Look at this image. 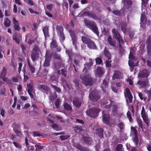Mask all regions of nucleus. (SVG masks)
<instances>
[{"label":"nucleus","instance_id":"obj_1","mask_svg":"<svg viewBox=\"0 0 151 151\" xmlns=\"http://www.w3.org/2000/svg\"><path fill=\"white\" fill-rule=\"evenodd\" d=\"M85 24L86 27L91 30L97 36L99 35V32L96 24L94 22H92L89 20H84Z\"/></svg>","mask_w":151,"mask_h":151},{"label":"nucleus","instance_id":"obj_2","mask_svg":"<svg viewBox=\"0 0 151 151\" xmlns=\"http://www.w3.org/2000/svg\"><path fill=\"white\" fill-rule=\"evenodd\" d=\"M81 40L83 43L87 45L90 49L96 50L97 49L95 42L91 39L86 36H82Z\"/></svg>","mask_w":151,"mask_h":151},{"label":"nucleus","instance_id":"obj_3","mask_svg":"<svg viewBox=\"0 0 151 151\" xmlns=\"http://www.w3.org/2000/svg\"><path fill=\"white\" fill-rule=\"evenodd\" d=\"M83 84L85 86H91L93 85V78L89 77L88 75L84 73L82 74L80 76Z\"/></svg>","mask_w":151,"mask_h":151},{"label":"nucleus","instance_id":"obj_4","mask_svg":"<svg viewBox=\"0 0 151 151\" xmlns=\"http://www.w3.org/2000/svg\"><path fill=\"white\" fill-rule=\"evenodd\" d=\"M100 109L96 108H92L87 110L86 112V115L91 118H96L99 115L100 111Z\"/></svg>","mask_w":151,"mask_h":151},{"label":"nucleus","instance_id":"obj_5","mask_svg":"<svg viewBox=\"0 0 151 151\" xmlns=\"http://www.w3.org/2000/svg\"><path fill=\"white\" fill-rule=\"evenodd\" d=\"M101 95L99 92L96 90L91 91L89 95V98L92 101L97 102L100 99Z\"/></svg>","mask_w":151,"mask_h":151},{"label":"nucleus","instance_id":"obj_6","mask_svg":"<svg viewBox=\"0 0 151 151\" xmlns=\"http://www.w3.org/2000/svg\"><path fill=\"white\" fill-rule=\"evenodd\" d=\"M40 49L38 47L35 45L32 50L31 57L33 61H35L39 58L40 55Z\"/></svg>","mask_w":151,"mask_h":151},{"label":"nucleus","instance_id":"obj_7","mask_svg":"<svg viewBox=\"0 0 151 151\" xmlns=\"http://www.w3.org/2000/svg\"><path fill=\"white\" fill-rule=\"evenodd\" d=\"M112 33L113 34V38L118 42L119 43H121L123 44H124V40L122 39V36L116 29L114 28L112 29Z\"/></svg>","mask_w":151,"mask_h":151},{"label":"nucleus","instance_id":"obj_8","mask_svg":"<svg viewBox=\"0 0 151 151\" xmlns=\"http://www.w3.org/2000/svg\"><path fill=\"white\" fill-rule=\"evenodd\" d=\"M147 55L149 59L151 60V36H149L146 41Z\"/></svg>","mask_w":151,"mask_h":151},{"label":"nucleus","instance_id":"obj_9","mask_svg":"<svg viewBox=\"0 0 151 151\" xmlns=\"http://www.w3.org/2000/svg\"><path fill=\"white\" fill-rule=\"evenodd\" d=\"M69 32L72 38L73 44V45L75 46V47L76 48V42L77 40V37L76 33L73 30L70 29L69 30Z\"/></svg>","mask_w":151,"mask_h":151},{"label":"nucleus","instance_id":"obj_10","mask_svg":"<svg viewBox=\"0 0 151 151\" xmlns=\"http://www.w3.org/2000/svg\"><path fill=\"white\" fill-rule=\"evenodd\" d=\"M50 48L52 50L55 49V51L58 52L61 51V48L58 47L57 43L55 40H53L50 43Z\"/></svg>","mask_w":151,"mask_h":151},{"label":"nucleus","instance_id":"obj_11","mask_svg":"<svg viewBox=\"0 0 151 151\" xmlns=\"http://www.w3.org/2000/svg\"><path fill=\"white\" fill-rule=\"evenodd\" d=\"M104 73V72L103 68L100 66L97 67L95 73L96 77L101 78L103 75Z\"/></svg>","mask_w":151,"mask_h":151},{"label":"nucleus","instance_id":"obj_12","mask_svg":"<svg viewBox=\"0 0 151 151\" xmlns=\"http://www.w3.org/2000/svg\"><path fill=\"white\" fill-rule=\"evenodd\" d=\"M149 75V73H148V70L146 69H145L139 73L138 76L141 78H145L147 79H148L147 78Z\"/></svg>","mask_w":151,"mask_h":151},{"label":"nucleus","instance_id":"obj_13","mask_svg":"<svg viewBox=\"0 0 151 151\" xmlns=\"http://www.w3.org/2000/svg\"><path fill=\"white\" fill-rule=\"evenodd\" d=\"M122 2L124 3V8L126 9L130 8L132 4L131 0H122Z\"/></svg>","mask_w":151,"mask_h":151},{"label":"nucleus","instance_id":"obj_14","mask_svg":"<svg viewBox=\"0 0 151 151\" xmlns=\"http://www.w3.org/2000/svg\"><path fill=\"white\" fill-rule=\"evenodd\" d=\"M137 84L142 88L146 87L148 85V79H145L144 81H139Z\"/></svg>","mask_w":151,"mask_h":151},{"label":"nucleus","instance_id":"obj_15","mask_svg":"<svg viewBox=\"0 0 151 151\" xmlns=\"http://www.w3.org/2000/svg\"><path fill=\"white\" fill-rule=\"evenodd\" d=\"M141 115L143 121L147 125H148L149 124V120L145 111H141Z\"/></svg>","mask_w":151,"mask_h":151},{"label":"nucleus","instance_id":"obj_16","mask_svg":"<svg viewBox=\"0 0 151 151\" xmlns=\"http://www.w3.org/2000/svg\"><path fill=\"white\" fill-rule=\"evenodd\" d=\"M104 130L103 128H99L96 129L95 130L96 134L98 135L101 138H104L103 132Z\"/></svg>","mask_w":151,"mask_h":151},{"label":"nucleus","instance_id":"obj_17","mask_svg":"<svg viewBox=\"0 0 151 151\" xmlns=\"http://www.w3.org/2000/svg\"><path fill=\"white\" fill-rule=\"evenodd\" d=\"M93 8L94 9H95L98 13H101L102 12V8L100 4L96 2L93 5Z\"/></svg>","mask_w":151,"mask_h":151},{"label":"nucleus","instance_id":"obj_18","mask_svg":"<svg viewBox=\"0 0 151 151\" xmlns=\"http://www.w3.org/2000/svg\"><path fill=\"white\" fill-rule=\"evenodd\" d=\"M108 83H109L107 82L106 79H104L102 83L101 86V87L104 93H105L106 91V90L105 88L108 87Z\"/></svg>","mask_w":151,"mask_h":151},{"label":"nucleus","instance_id":"obj_19","mask_svg":"<svg viewBox=\"0 0 151 151\" xmlns=\"http://www.w3.org/2000/svg\"><path fill=\"white\" fill-rule=\"evenodd\" d=\"M73 104L76 107H80L81 104V101L77 98H74L73 99Z\"/></svg>","mask_w":151,"mask_h":151},{"label":"nucleus","instance_id":"obj_20","mask_svg":"<svg viewBox=\"0 0 151 151\" xmlns=\"http://www.w3.org/2000/svg\"><path fill=\"white\" fill-rule=\"evenodd\" d=\"M103 114L102 120L103 122L104 123L107 125H108L109 123V119L110 118L109 115V114H103Z\"/></svg>","mask_w":151,"mask_h":151},{"label":"nucleus","instance_id":"obj_21","mask_svg":"<svg viewBox=\"0 0 151 151\" xmlns=\"http://www.w3.org/2000/svg\"><path fill=\"white\" fill-rule=\"evenodd\" d=\"M13 22L14 24V27L15 30L19 31L20 27L19 25L18 22L17 21L15 17H13Z\"/></svg>","mask_w":151,"mask_h":151},{"label":"nucleus","instance_id":"obj_22","mask_svg":"<svg viewBox=\"0 0 151 151\" xmlns=\"http://www.w3.org/2000/svg\"><path fill=\"white\" fill-rule=\"evenodd\" d=\"M104 55L107 58V59H111V55L108 50L105 47L103 51Z\"/></svg>","mask_w":151,"mask_h":151},{"label":"nucleus","instance_id":"obj_23","mask_svg":"<svg viewBox=\"0 0 151 151\" xmlns=\"http://www.w3.org/2000/svg\"><path fill=\"white\" fill-rule=\"evenodd\" d=\"M40 89L42 92L45 93L47 94V93L50 91V88L47 86L44 85H40Z\"/></svg>","mask_w":151,"mask_h":151},{"label":"nucleus","instance_id":"obj_24","mask_svg":"<svg viewBox=\"0 0 151 151\" xmlns=\"http://www.w3.org/2000/svg\"><path fill=\"white\" fill-rule=\"evenodd\" d=\"M147 19L146 17L145 14H142L141 15L140 22L144 25H145L147 23Z\"/></svg>","mask_w":151,"mask_h":151},{"label":"nucleus","instance_id":"obj_25","mask_svg":"<svg viewBox=\"0 0 151 151\" xmlns=\"http://www.w3.org/2000/svg\"><path fill=\"white\" fill-rule=\"evenodd\" d=\"M42 31L45 38H46V37H49V27L48 26H46L44 27L42 29Z\"/></svg>","mask_w":151,"mask_h":151},{"label":"nucleus","instance_id":"obj_26","mask_svg":"<svg viewBox=\"0 0 151 151\" xmlns=\"http://www.w3.org/2000/svg\"><path fill=\"white\" fill-rule=\"evenodd\" d=\"M127 25L125 23L123 22L121 23V30L125 34H126L127 32Z\"/></svg>","mask_w":151,"mask_h":151},{"label":"nucleus","instance_id":"obj_27","mask_svg":"<svg viewBox=\"0 0 151 151\" xmlns=\"http://www.w3.org/2000/svg\"><path fill=\"white\" fill-rule=\"evenodd\" d=\"M56 30L57 34H59L64 33V29L63 26L61 25H57L56 27Z\"/></svg>","mask_w":151,"mask_h":151},{"label":"nucleus","instance_id":"obj_28","mask_svg":"<svg viewBox=\"0 0 151 151\" xmlns=\"http://www.w3.org/2000/svg\"><path fill=\"white\" fill-rule=\"evenodd\" d=\"M27 87L28 88L27 92H29V91H33L34 89V88L33 81H31L29 84H27Z\"/></svg>","mask_w":151,"mask_h":151},{"label":"nucleus","instance_id":"obj_29","mask_svg":"<svg viewBox=\"0 0 151 151\" xmlns=\"http://www.w3.org/2000/svg\"><path fill=\"white\" fill-rule=\"evenodd\" d=\"M74 131L77 133H78L79 132L82 131V127L79 125H75L74 127Z\"/></svg>","mask_w":151,"mask_h":151},{"label":"nucleus","instance_id":"obj_30","mask_svg":"<svg viewBox=\"0 0 151 151\" xmlns=\"http://www.w3.org/2000/svg\"><path fill=\"white\" fill-rule=\"evenodd\" d=\"M131 134L134 136H138V133L137 130L136 129L132 126L131 127Z\"/></svg>","mask_w":151,"mask_h":151},{"label":"nucleus","instance_id":"obj_31","mask_svg":"<svg viewBox=\"0 0 151 151\" xmlns=\"http://www.w3.org/2000/svg\"><path fill=\"white\" fill-rule=\"evenodd\" d=\"M53 65V67L55 69H58L62 66V62L61 61H58L57 62L54 63Z\"/></svg>","mask_w":151,"mask_h":151},{"label":"nucleus","instance_id":"obj_32","mask_svg":"<svg viewBox=\"0 0 151 151\" xmlns=\"http://www.w3.org/2000/svg\"><path fill=\"white\" fill-rule=\"evenodd\" d=\"M107 41L108 43L114 47L115 46V42L112 40L111 37L110 36L108 37Z\"/></svg>","mask_w":151,"mask_h":151},{"label":"nucleus","instance_id":"obj_33","mask_svg":"<svg viewBox=\"0 0 151 151\" xmlns=\"http://www.w3.org/2000/svg\"><path fill=\"white\" fill-rule=\"evenodd\" d=\"M57 97L56 92L55 91L54 94L51 95L49 98V99L50 102H53L55 100Z\"/></svg>","mask_w":151,"mask_h":151},{"label":"nucleus","instance_id":"obj_34","mask_svg":"<svg viewBox=\"0 0 151 151\" xmlns=\"http://www.w3.org/2000/svg\"><path fill=\"white\" fill-rule=\"evenodd\" d=\"M64 108L65 110L67 111H71L72 110V107L68 103H65L64 104Z\"/></svg>","mask_w":151,"mask_h":151},{"label":"nucleus","instance_id":"obj_35","mask_svg":"<svg viewBox=\"0 0 151 151\" xmlns=\"http://www.w3.org/2000/svg\"><path fill=\"white\" fill-rule=\"evenodd\" d=\"M59 38V40L60 42H63L65 38V37L64 33L57 35Z\"/></svg>","mask_w":151,"mask_h":151},{"label":"nucleus","instance_id":"obj_36","mask_svg":"<svg viewBox=\"0 0 151 151\" xmlns=\"http://www.w3.org/2000/svg\"><path fill=\"white\" fill-rule=\"evenodd\" d=\"M132 139L134 144L135 147H137L138 146L139 142V139L138 137V136L133 137L132 138Z\"/></svg>","mask_w":151,"mask_h":151},{"label":"nucleus","instance_id":"obj_37","mask_svg":"<svg viewBox=\"0 0 151 151\" xmlns=\"http://www.w3.org/2000/svg\"><path fill=\"white\" fill-rule=\"evenodd\" d=\"M11 22L7 18H6L4 20V25L5 27H8L11 25Z\"/></svg>","mask_w":151,"mask_h":151},{"label":"nucleus","instance_id":"obj_38","mask_svg":"<svg viewBox=\"0 0 151 151\" xmlns=\"http://www.w3.org/2000/svg\"><path fill=\"white\" fill-rule=\"evenodd\" d=\"M27 64L30 70L31 71V73H35V68L30 63L29 59L27 60Z\"/></svg>","mask_w":151,"mask_h":151},{"label":"nucleus","instance_id":"obj_39","mask_svg":"<svg viewBox=\"0 0 151 151\" xmlns=\"http://www.w3.org/2000/svg\"><path fill=\"white\" fill-rule=\"evenodd\" d=\"M120 72L118 71H115L114 73L113 78V79H119L120 77Z\"/></svg>","mask_w":151,"mask_h":151},{"label":"nucleus","instance_id":"obj_40","mask_svg":"<svg viewBox=\"0 0 151 151\" xmlns=\"http://www.w3.org/2000/svg\"><path fill=\"white\" fill-rule=\"evenodd\" d=\"M88 17L92 18L95 20H97L98 19V18L96 14L94 13H93L91 12H89Z\"/></svg>","mask_w":151,"mask_h":151},{"label":"nucleus","instance_id":"obj_41","mask_svg":"<svg viewBox=\"0 0 151 151\" xmlns=\"http://www.w3.org/2000/svg\"><path fill=\"white\" fill-rule=\"evenodd\" d=\"M123 145L122 144H118L115 148V151H124Z\"/></svg>","mask_w":151,"mask_h":151},{"label":"nucleus","instance_id":"obj_42","mask_svg":"<svg viewBox=\"0 0 151 151\" xmlns=\"http://www.w3.org/2000/svg\"><path fill=\"white\" fill-rule=\"evenodd\" d=\"M54 119L53 115L51 114H49L47 117V119L52 124L54 123Z\"/></svg>","mask_w":151,"mask_h":151},{"label":"nucleus","instance_id":"obj_43","mask_svg":"<svg viewBox=\"0 0 151 151\" xmlns=\"http://www.w3.org/2000/svg\"><path fill=\"white\" fill-rule=\"evenodd\" d=\"M52 56V55L50 54V50H46V53L45 55V58L46 59H51V57Z\"/></svg>","mask_w":151,"mask_h":151},{"label":"nucleus","instance_id":"obj_44","mask_svg":"<svg viewBox=\"0 0 151 151\" xmlns=\"http://www.w3.org/2000/svg\"><path fill=\"white\" fill-rule=\"evenodd\" d=\"M7 72V69L4 67L1 73V77L5 76Z\"/></svg>","mask_w":151,"mask_h":151},{"label":"nucleus","instance_id":"obj_45","mask_svg":"<svg viewBox=\"0 0 151 151\" xmlns=\"http://www.w3.org/2000/svg\"><path fill=\"white\" fill-rule=\"evenodd\" d=\"M4 50L5 49L4 46H0V59H2L3 58V55L2 52L3 54H4Z\"/></svg>","mask_w":151,"mask_h":151},{"label":"nucleus","instance_id":"obj_46","mask_svg":"<svg viewBox=\"0 0 151 151\" xmlns=\"http://www.w3.org/2000/svg\"><path fill=\"white\" fill-rule=\"evenodd\" d=\"M50 59L45 58L43 65L44 67L48 66L50 65Z\"/></svg>","mask_w":151,"mask_h":151},{"label":"nucleus","instance_id":"obj_47","mask_svg":"<svg viewBox=\"0 0 151 151\" xmlns=\"http://www.w3.org/2000/svg\"><path fill=\"white\" fill-rule=\"evenodd\" d=\"M122 45H123L121 43H119V51L120 54H122L124 51V49L122 47Z\"/></svg>","mask_w":151,"mask_h":151},{"label":"nucleus","instance_id":"obj_48","mask_svg":"<svg viewBox=\"0 0 151 151\" xmlns=\"http://www.w3.org/2000/svg\"><path fill=\"white\" fill-rule=\"evenodd\" d=\"M95 60L96 64L98 65H100L103 62L102 59L100 57L96 58Z\"/></svg>","mask_w":151,"mask_h":151},{"label":"nucleus","instance_id":"obj_49","mask_svg":"<svg viewBox=\"0 0 151 151\" xmlns=\"http://www.w3.org/2000/svg\"><path fill=\"white\" fill-rule=\"evenodd\" d=\"M53 58L54 59L56 60H61L60 55L57 54L56 52L53 54Z\"/></svg>","mask_w":151,"mask_h":151},{"label":"nucleus","instance_id":"obj_50","mask_svg":"<svg viewBox=\"0 0 151 151\" xmlns=\"http://www.w3.org/2000/svg\"><path fill=\"white\" fill-rule=\"evenodd\" d=\"M73 82L75 85L76 89H79V84L78 80L77 79H75L73 80Z\"/></svg>","mask_w":151,"mask_h":151},{"label":"nucleus","instance_id":"obj_51","mask_svg":"<svg viewBox=\"0 0 151 151\" xmlns=\"http://www.w3.org/2000/svg\"><path fill=\"white\" fill-rule=\"evenodd\" d=\"M107 59L108 60L106 61V67H111V63L112 61L111 60V59Z\"/></svg>","mask_w":151,"mask_h":151},{"label":"nucleus","instance_id":"obj_52","mask_svg":"<svg viewBox=\"0 0 151 151\" xmlns=\"http://www.w3.org/2000/svg\"><path fill=\"white\" fill-rule=\"evenodd\" d=\"M51 86L56 91L60 93L61 92V89L60 88L58 87L55 85H53V84H51Z\"/></svg>","mask_w":151,"mask_h":151},{"label":"nucleus","instance_id":"obj_53","mask_svg":"<svg viewBox=\"0 0 151 151\" xmlns=\"http://www.w3.org/2000/svg\"><path fill=\"white\" fill-rule=\"evenodd\" d=\"M127 118L129 119L130 122H132L133 120L132 119V116L130 112L128 111L127 113Z\"/></svg>","mask_w":151,"mask_h":151},{"label":"nucleus","instance_id":"obj_54","mask_svg":"<svg viewBox=\"0 0 151 151\" xmlns=\"http://www.w3.org/2000/svg\"><path fill=\"white\" fill-rule=\"evenodd\" d=\"M13 131L17 136L20 137L22 136V134L21 131H19L18 129H15Z\"/></svg>","mask_w":151,"mask_h":151},{"label":"nucleus","instance_id":"obj_55","mask_svg":"<svg viewBox=\"0 0 151 151\" xmlns=\"http://www.w3.org/2000/svg\"><path fill=\"white\" fill-rule=\"evenodd\" d=\"M136 120L140 128L142 127L143 124L142 120L139 118H137L136 119Z\"/></svg>","mask_w":151,"mask_h":151},{"label":"nucleus","instance_id":"obj_56","mask_svg":"<svg viewBox=\"0 0 151 151\" xmlns=\"http://www.w3.org/2000/svg\"><path fill=\"white\" fill-rule=\"evenodd\" d=\"M117 109H118L117 106L115 104H113V105L112 106V112L116 113V112L117 111Z\"/></svg>","mask_w":151,"mask_h":151},{"label":"nucleus","instance_id":"obj_57","mask_svg":"<svg viewBox=\"0 0 151 151\" xmlns=\"http://www.w3.org/2000/svg\"><path fill=\"white\" fill-rule=\"evenodd\" d=\"M21 47L22 48V52L23 54L25 53V51L26 50V46L25 45L23 44H21Z\"/></svg>","mask_w":151,"mask_h":151},{"label":"nucleus","instance_id":"obj_58","mask_svg":"<svg viewBox=\"0 0 151 151\" xmlns=\"http://www.w3.org/2000/svg\"><path fill=\"white\" fill-rule=\"evenodd\" d=\"M117 126L119 127L120 130L121 131L124 129V123L123 122H119L118 124L117 125Z\"/></svg>","mask_w":151,"mask_h":151},{"label":"nucleus","instance_id":"obj_59","mask_svg":"<svg viewBox=\"0 0 151 151\" xmlns=\"http://www.w3.org/2000/svg\"><path fill=\"white\" fill-rule=\"evenodd\" d=\"M124 94L126 95V96L132 95L129 88H126L125 92H124Z\"/></svg>","mask_w":151,"mask_h":151},{"label":"nucleus","instance_id":"obj_60","mask_svg":"<svg viewBox=\"0 0 151 151\" xmlns=\"http://www.w3.org/2000/svg\"><path fill=\"white\" fill-rule=\"evenodd\" d=\"M32 135L33 137H40L42 136L39 132L34 131L33 132Z\"/></svg>","mask_w":151,"mask_h":151},{"label":"nucleus","instance_id":"obj_61","mask_svg":"<svg viewBox=\"0 0 151 151\" xmlns=\"http://www.w3.org/2000/svg\"><path fill=\"white\" fill-rule=\"evenodd\" d=\"M112 12L114 15L118 16H120L121 14L120 11L117 10L113 11Z\"/></svg>","mask_w":151,"mask_h":151},{"label":"nucleus","instance_id":"obj_62","mask_svg":"<svg viewBox=\"0 0 151 151\" xmlns=\"http://www.w3.org/2000/svg\"><path fill=\"white\" fill-rule=\"evenodd\" d=\"M67 71L64 69H62L61 70V74L65 77H67Z\"/></svg>","mask_w":151,"mask_h":151},{"label":"nucleus","instance_id":"obj_63","mask_svg":"<svg viewBox=\"0 0 151 151\" xmlns=\"http://www.w3.org/2000/svg\"><path fill=\"white\" fill-rule=\"evenodd\" d=\"M84 142L86 143H88L92 140L89 137H84Z\"/></svg>","mask_w":151,"mask_h":151},{"label":"nucleus","instance_id":"obj_64","mask_svg":"<svg viewBox=\"0 0 151 151\" xmlns=\"http://www.w3.org/2000/svg\"><path fill=\"white\" fill-rule=\"evenodd\" d=\"M35 147L36 148L35 150L37 151L40 150H42L43 149V146L39 145H35Z\"/></svg>","mask_w":151,"mask_h":151}]
</instances>
